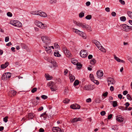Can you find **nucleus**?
Masks as SVG:
<instances>
[{
  "label": "nucleus",
  "instance_id": "27",
  "mask_svg": "<svg viewBox=\"0 0 132 132\" xmlns=\"http://www.w3.org/2000/svg\"><path fill=\"white\" fill-rule=\"evenodd\" d=\"M45 76L47 80H51L52 78V77H50L49 75L45 74Z\"/></svg>",
  "mask_w": 132,
  "mask_h": 132
},
{
  "label": "nucleus",
  "instance_id": "55",
  "mask_svg": "<svg viewBox=\"0 0 132 132\" xmlns=\"http://www.w3.org/2000/svg\"><path fill=\"white\" fill-rule=\"evenodd\" d=\"M111 15L112 16H115L116 15V13L114 12H112L111 13Z\"/></svg>",
  "mask_w": 132,
  "mask_h": 132
},
{
  "label": "nucleus",
  "instance_id": "50",
  "mask_svg": "<svg viewBox=\"0 0 132 132\" xmlns=\"http://www.w3.org/2000/svg\"><path fill=\"white\" fill-rule=\"evenodd\" d=\"M7 16L9 17H11L12 16V13L10 12H8L7 13Z\"/></svg>",
  "mask_w": 132,
  "mask_h": 132
},
{
  "label": "nucleus",
  "instance_id": "4",
  "mask_svg": "<svg viewBox=\"0 0 132 132\" xmlns=\"http://www.w3.org/2000/svg\"><path fill=\"white\" fill-rule=\"evenodd\" d=\"M48 86H51L50 87L51 90L52 91H55L57 89V87L54 84L52 81H51L47 84Z\"/></svg>",
  "mask_w": 132,
  "mask_h": 132
},
{
  "label": "nucleus",
  "instance_id": "44",
  "mask_svg": "<svg viewBox=\"0 0 132 132\" xmlns=\"http://www.w3.org/2000/svg\"><path fill=\"white\" fill-rule=\"evenodd\" d=\"M70 101V100L66 98L63 101V102L65 103H68Z\"/></svg>",
  "mask_w": 132,
  "mask_h": 132
},
{
  "label": "nucleus",
  "instance_id": "17",
  "mask_svg": "<svg viewBox=\"0 0 132 132\" xmlns=\"http://www.w3.org/2000/svg\"><path fill=\"white\" fill-rule=\"evenodd\" d=\"M96 74L97 77L100 78L103 76V71L101 70H98L97 71Z\"/></svg>",
  "mask_w": 132,
  "mask_h": 132
},
{
  "label": "nucleus",
  "instance_id": "40",
  "mask_svg": "<svg viewBox=\"0 0 132 132\" xmlns=\"http://www.w3.org/2000/svg\"><path fill=\"white\" fill-rule=\"evenodd\" d=\"M89 77L92 81H94V78L93 74H90L89 75Z\"/></svg>",
  "mask_w": 132,
  "mask_h": 132
},
{
  "label": "nucleus",
  "instance_id": "59",
  "mask_svg": "<svg viewBox=\"0 0 132 132\" xmlns=\"http://www.w3.org/2000/svg\"><path fill=\"white\" fill-rule=\"evenodd\" d=\"M105 10L108 12H109L110 11V9L109 7H106L105 8Z\"/></svg>",
  "mask_w": 132,
  "mask_h": 132
},
{
  "label": "nucleus",
  "instance_id": "58",
  "mask_svg": "<svg viewBox=\"0 0 132 132\" xmlns=\"http://www.w3.org/2000/svg\"><path fill=\"white\" fill-rule=\"evenodd\" d=\"M108 93L107 92H106L103 94V96L104 97H106Z\"/></svg>",
  "mask_w": 132,
  "mask_h": 132
},
{
  "label": "nucleus",
  "instance_id": "30",
  "mask_svg": "<svg viewBox=\"0 0 132 132\" xmlns=\"http://www.w3.org/2000/svg\"><path fill=\"white\" fill-rule=\"evenodd\" d=\"M85 15L84 13L81 12L79 14V16L80 18H82Z\"/></svg>",
  "mask_w": 132,
  "mask_h": 132
},
{
  "label": "nucleus",
  "instance_id": "43",
  "mask_svg": "<svg viewBox=\"0 0 132 132\" xmlns=\"http://www.w3.org/2000/svg\"><path fill=\"white\" fill-rule=\"evenodd\" d=\"M38 11H31V13L32 14L35 15H38Z\"/></svg>",
  "mask_w": 132,
  "mask_h": 132
},
{
  "label": "nucleus",
  "instance_id": "57",
  "mask_svg": "<svg viewBox=\"0 0 132 132\" xmlns=\"http://www.w3.org/2000/svg\"><path fill=\"white\" fill-rule=\"evenodd\" d=\"M118 97L120 99H121L122 97V95L120 94H119L118 95Z\"/></svg>",
  "mask_w": 132,
  "mask_h": 132
},
{
  "label": "nucleus",
  "instance_id": "47",
  "mask_svg": "<svg viewBox=\"0 0 132 132\" xmlns=\"http://www.w3.org/2000/svg\"><path fill=\"white\" fill-rule=\"evenodd\" d=\"M37 90V88H36L35 87L33 88L31 90V92L32 93H34L35 92H36Z\"/></svg>",
  "mask_w": 132,
  "mask_h": 132
},
{
  "label": "nucleus",
  "instance_id": "21",
  "mask_svg": "<svg viewBox=\"0 0 132 132\" xmlns=\"http://www.w3.org/2000/svg\"><path fill=\"white\" fill-rule=\"evenodd\" d=\"M44 47L46 49V51L47 53H51L52 51L51 48H50V47L48 46H44Z\"/></svg>",
  "mask_w": 132,
  "mask_h": 132
},
{
  "label": "nucleus",
  "instance_id": "64",
  "mask_svg": "<svg viewBox=\"0 0 132 132\" xmlns=\"http://www.w3.org/2000/svg\"><path fill=\"white\" fill-rule=\"evenodd\" d=\"M44 131V130L43 129L40 128L39 130V132H43Z\"/></svg>",
  "mask_w": 132,
  "mask_h": 132
},
{
  "label": "nucleus",
  "instance_id": "6",
  "mask_svg": "<svg viewBox=\"0 0 132 132\" xmlns=\"http://www.w3.org/2000/svg\"><path fill=\"white\" fill-rule=\"evenodd\" d=\"M41 39L43 42L47 45H49L51 43L50 39L47 37L43 36L42 37Z\"/></svg>",
  "mask_w": 132,
  "mask_h": 132
},
{
  "label": "nucleus",
  "instance_id": "16",
  "mask_svg": "<svg viewBox=\"0 0 132 132\" xmlns=\"http://www.w3.org/2000/svg\"><path fill=\"white\" fill-rule=\"evenodd\" d=\"M116 119L117 121L119 122H123L124 120L123 118H122L121 116H117L116 117Z\"/></svg>",
  "mask_w": 132,
  "mask_h": 132
},
{
  "label": "nucleus",
  "instance_id": "61",
  "mask_svg": "<svg viewBox=\"0 0 132 132\" xmlns=\"http://www.w3.org/2000/svg\"><path fill=\"white\" fill-rule=\"evenodd\" d=\"M90 4V2L89 1L87 2H86V5L87 6H89Z\"/></svg>",
  "mask_w": 132,
  "mask_h": 132
},
{
  "label": "nucleus",
  "instance_id": "14",
  "mask_svg": "<svg viewBox=\"0 0 132 132\" xmlns=\"http://www.w3.org/2000/svg\"><path fill=\"white\" fill-rule=\"evenodd\" d=\"M82 119L80 118H76L72 119L70 120L71 123H73L79 121H81Z\"/></svg>",
  "mask_w": 132,
  "mask_h": 132
},
{
  "label": "nucleus",
  "instance_id": "34",
  "mask_svg": "<svg viewBox=\"0 0 132 132\" xmlns=\"http://www.w3.org/2000/svg\"><path fill=\"white\" fill-rule=\"evenodd\" d=\"M95 62L96 60H95L94 59H92L90 61V63L92 64H94L95 63Z\"/></svg>",
  "mask_w": 132,
  "mask_h": 132
},
{
  "label": "nucleus",
  "instance_id": "35",
  "mask_svg": "<svg viewBox=\"0 0 132 132\" xmlns=\"http://www.w3.org/2000/svg\"><path fill=\"white\" fill-rule=\"evenodd\" d=\"M92 18V16L91 15H88L85 17V18L87 20H90Z\"/></svg>",
  "mask_w": 132,
  "mask_h": 132
},
{
  "label": "nucleus",
  "instance_id": "48",
  "mask_svg": "<svg viewBox=\"0 0 132 132\" xmlns=\"http://www.w3.org/2000/svg\"><path fill=\"white\" fill-rule=\"evenodd\" d=\"M114 56L115 59L118 62H119L120 61V59L119 58L116 56L115 55H114Z\"/></svg>",
  "mask_w": 132,
  "mask_h": 132
},
{
  "label": "nucleus",
  "instance_id": "15",
  "mask_svg": "<svg viewBox=\"0 0 132 132\" xmlns=\"http://www.w3.org/2000/svg\"><path fill=\"white\" fill-rule=\"evenodd\" d=\"M84 89L85 90H90L93 89L92 86L90 85H86L84 87Z\"/></svg>",
  "mask_w": 132,
  "mask_h": 132
},
{
  "label": "nucleus",
  "instance_id": "28",
  "mask_svg": "<svg viewBox=\"0 0 132 132\" xmlns=\"http://www.w3.org/2000/svg\"><path fill=\"white\" fill-rule=\"evenodd\" d=\"M6 75L5 73L4 74L2 77H1V78L2 80H6L7 78L6 77Z\"/></svg>",
  "mask_w": 132,
  "mask_h": 132
},
{
  "label": "nucleus",
  "instance_id": "41",
  "mask_svg": "<svg viewBox=\"0 0 132 132\" xmlns=\"http://www.w3.org/2000/svg\"><path fill=\"white\" fill-rule=\"evenodd\" d=\"M8 117L6 116L3 118V121L5 122H7L8 121Z\"/></svg>",
  "mask_w": 132,
  "mask_h": 132
},
{
  "label": "nucleus",
  "instance_id": "2",
  "mask_svg": "<svg viewBox=\"0 0 132 132\" xmlns=\"http://www.w3.org/2000/svg\"><path fill=\"white\" fill-rule=\"evenodd\" d=\"M93 43L99 50L103 52H106L105 49L101 45L99 42L95 40L93 41Z\"/></svg>",
  "mask_w": 132,
  "mask_h": 132
},
{
  "label": "nucleus",
  "instance_id": "62",
  "mask_svg": "<svg viewBox=\"0 0 132 132\" xmlns=\"http://www.w3.org/2000/svg\"><path fill=\"white\" fill-rule=\"evenodd\" d=\"M128 93V91L127 90H125L123 92V94L124 95H126Z\"/></svg>",
  "mask_w": 132,
  "mask_h": 132
},
{
  "label": "nucleus",
  "instance_id": "22",
  "mask_svg": "<svg viewBox=\"0 0 132 132\" xmlns=\"http://www.w3.org/2000/svg\"><path fill=\"white\" fill-rule=\"evenodd\" d=\"M9 63L6 62L4 64H2L1 65V68L2 69H4L7 67L9 65Z\"/></svg>",
  "mask_w": 132,
  "mask_h": 132
},
{
  "label": "nucleus",
  "instance_id": "32",
  "mask_svg": "<svg viewBox=\"0 0 132 132\" xmlns=\"http://www.w3.org/2000/svg\"><path fill=\"white\" fill-rule=\"evenodd\" d=\"M21 46L22 48L27 49V46L25 44L22 43L21 44Z\"/></svg>",
  "mask_w": 132,
  "mask_h": 132
},
{
  "label": "nucleus",
  "instance_id": "3",
  "mask_svg": "<svg viewBox=\"0 0 132 132\" xmlns=\"http://www.w3.org/2000/svg\"><path fill=\"white\" fill-rule=\"evenodd\" d=\"M10 23L16 28L21 27L22 26V24L21 22L15 20L11 21Z\"/></svg>",
  "mask_w": 132,
  "mask_h": 132
},
{
  "label": "nucleus",
  "instance_id": "24",
  "mask_svg": "<svg viewBox=\"0 0 132 132\" xmlns=\"http://www.w3.org/2000/svg\"><path fill=\"white\" fill-rule=\"evenodd\" d=\"M70 79L71 82H73L75 79V77L72 74H70Z\"/></svg>",
  "mask_w": 132,
  "mask_h": 132
},
{
  "label": "nucleus",
  "instance_id": "56",
  "mask_svg": "<svg viewBox=\"0 0 132 132\" xmlns=\"http://www.w3.org/2000/svg\"><path fill=\"white\" fill-rule=\"evenodd\" d=\"M9 40V38L8 37H7L5 38V41L6 42H7Z\"/></svg>",
  "mask_w": 132,
  "mask_h": 132
},
{
  "label": "nucleus",
  "instance_id": "33",
  "mask_svg": "<svg viewBox=\"0 0 132 132\" xmlns=\"http://www.w3.org/2000/svg\"><path fill=\"white\" fill-rule=\"evenodd\" d=\"M71 62L75 65H77V64H78V62L76 60H72Z\"/></svg>",
  "mask_w": 132,
  "mask_h": 132
},
{
  "label": "nucleus",
  "instance_id": "37",
  "mask_svg": "<svg viewBox=\"0 0 132 132\" xmlns=\"http://www.w3.org/2000/svg\"><path fill=\"white\" fill-rule=\"evenodd\" d=\"M79 81L78 80H76L74 82L73 85L75 86H77L79 84Z\"/></svg>",
  "mask_w": 132,
  "mask_h": 132
},
{
  "label": "nucleus",
  "instance_id": "18",
  "mask_svg": "<svg viewBox=\"0 0 132 132\" xmlns=\"http://www.w3.org/2000/svg\"><path fill=\"white\" fill-rule=\"evenodd\" d=\"M38 15L43 17H46L47 16V15L45 13L41 11H38Z\"/></svg>",
  "mask_w": 132,
  "mask_h": 132
},
{
  "label": "nucleus",
  "instance_id": "19",
  "mask_svg": "<svg viewBox=\"0 0 132 132\" xmlns=\"http://www.w3.org/2000/svg\"><path fill=\"white\" fill-rule=\"evenodd\" d=\"M78 34L84 38H86V34L83 32L79 30V34Z\"/></svg>",
  "mask_w": 132,
  "mask_h": 132
},
{
  "label": "nucleus",
  "instance_id": "31",
  "mask_svg": "<svg viewBox=\"0 0 132 132\" xmlns=\"http://www.w3.org/2000/svg\"><path fill=\"white\" fill-rule=\"evenodd\" d=\"M72 30L73 32L76 33L77 34H79V30L77 29L73 28Z\"/></svg>",
  "mask_w": 132,
  "mask_h": 132
},
{
  "label": "nucleus",
  "instance_id": "42",
  "mask_svg": "<svg viewBox=\"0 0 132 132\" xmlns=\"http://www.w3.org/2000/svg\"><path fill=\"white\" fill-rule=\"evenodd\" d=\"M56 0H51L50 1V2L51 4H53L56 3Z\"/></svg>",
  "mask_w": 132,
  "mask_h": 132
},
{
  "label": "nucleus",
  "instance_id": "8",
  "mask_svg": "<svg viewBox=\"0 0 132 132\" xmlns=\"http://www.w3.org/2000/svg\"><path fill=\"white\" fill-rule=\"evenodd\" d=\"M80 54L81 56L82 57H86L88 54L87 51L84 50H81L80 52Z\"/></svg>",
  "mask_w": 132,
  "mask_h": 132
},
{
  "label": "nucleus",
  "instance_id": "10",
  "mask_svg": "<svg viewBox=\"0 0 132 132\" xmlns=\"http://www.w3.org/2000/svg\"><path fill=\"white\" fill-rule=\"evenodd\" d=\"M52 130L54 132H63V130L61 129L58 127H53Z\"/></svg>",
  "mask_w": 132,
  "mask_h": 132
},
{
  "label": "nucleus",
  "instance_id": "60",
  "mask_svg": "<svg viewBox=\"0 0 132 132\" xmlns=\"http://www.w3.org/2000/svg\"><path fill=\"white\" fill-rule=\"evenodd\" d=\"M112 115L111 114L109 115L108 116V119H111L112 118Z\"/></svg>",
  "mask_w": 132,
  "mask_h": 132
},
{
  "label": "nucleus",
  "instance_id": "26",
  "mask_svg": "<svg viewBox=\"0 0 132 132\" xmlns=\"http://www.w3.org/2000/svg\"><path fill=\"white\" fill-rule=\"evenodd\" d=\"M111 103H112V105L113 107H116L118 106L117 102V101H111Z\"/></svg>",
  "mask_w": 132,
  "mask_h": 132
},
{
  "label": "nucleus",
  "instance_id": "53",
  "mask_svg": "<svg viewBox=\"0 0 132 132\" xmlns=\"http://www.w3.org/2000/svg\"><path fill=\"white\" fill-rule=\"evenodd\" d=\"M101 114L102 116H103L105 114V112L104 111H103L101 112Z\"/></svg>",
  "mask_w": 132,
  "mask_h": 132
},
{
  "label": "nucleus",
  "instance_id": "25",
  "mask_svg": "<svg viewBox=\"0 0 132 132\" xmlns=\"http://www.w3.org/2000/svg\"><path fill=\"white\" fill-rule=\"evenodd\" d=\"M54 55L56 57H60L61 56V55L59 53L58 51H55L54 52Z\"/></svg>",
  "mask_w": 132,
  "mask_h": 132
},
{
  "label": "nucleus",
  "instance_id": "38",
  "mask_svg": "<svg viewBox=\"0 0 132 132\" xmlns=\"http://www.w3.org/2000/svg\"><path fill=\"white\" fill-rule=\"evenodd\" d=\"M120 20L122 21H126V19L125 16H123L120 17Z\"/></svg>",
  "mask_w": 132,
  "mask_h": 132
},
{
  "label": "nucleus",
  "instance_id": "52",
  "mask_svg": "<svg viewBox=\"0 0 132 132\" xmlns=\"http://www.w3.org/2000/svg\"><path fill=\"white\" fill-rule=\"evenodd\" d=\"M119 2L122 5H124L125 4V2L123 0H119Z\"/></svg>",
  "mask_w": 132,
  "mask_h": 132
},
{
  "label": "nucleus",
  "instance_id": "20",
  "mask_svg": "<svg viewBox=\"0 0 132 132\" xmlns=\"http://www.w3.org/2000/svg\"><path fill=\"white\" fill-rule=\"evenodd\" d=\"M47 116V115L46 114V112H45L42 114L40 116V117L43 119L44 120L46 119Z\"/></svg>",
  "mask_w": 132,
  "mask_h": 132
},
{
  "label": "nucleus",
  "instance_id": "23",
  "mask_svg": "<svg viewBox=\"0 0 132 132\" xmlns=\"http://www.w3.org/2000/svg\"><path fill=\"white\" fill-rule=\"evenodd\" d=\"M34 115L33 113H29V114L28 115L27 117H28L29 119H32V118L34 117Z\"/></svg>",
  "mask_w": 132,
  "mask_h": 132
},
{
  "label": "nucleus",
  "instance_id": "13",
  "mask_svg": "<svg viewBox=\"0 0 132 132\" xmlns=\"http://www.w3.org/2000/svg\"><path fill=\"white\" fill-rule=\"evenodd\" d=\"M70 107L73 109H79L80 106L79 105L75 104L71 105L70 106Z\"/></svg>",
  "mask_w": 132,
  "mask_h": 132
},
{
  "label": "nucleus",
  "instance_id": "54",
  "mask_svg": "<svg viewBox=\"0 0 132 132\" xmlns=\"http://www.w3.org/2000/svg\"><path fill=\"white\" fill-rule=\"evenodd\" d=\"M129 105H130V104L129 103V102H126L125 104V105L126 106V108H127L128 107V106H129Z\"/></svg>",
  "mask_w": 132,
  "mask_h": 132
},
{
  "label": "nucleus",
  "instance_id": "45",
  "mask_svg": "<svg viewBox=\"0 0 132 132\" xmlns=\"http://www.w3.org/2000/svg\"><path fill=\"white\" fill-rule=\"evenodd\" d=\"M41 98L44 100L46 99L47 98V96L45 95H43L41 96Z\"/></svg>",
  "mask_w": 132,
  "mask_h": 132
},
{
  "label": "nucleus",
  "instance_id": "49",
  "mask_svg": "<svg viewBox=\"0 0 132 132\" xmlns=\"http://www.w3.org/2000/svg\"><path fill=\"white\" fill-rule=\"evenodd\" d=\"M77 66V67L78 68V69H80L81 67H82V65L81 64L79 63H78V64H77L76 65Z\"/></svg>",
  "mask_w": 132,
  "mask_h": 132
},
{
  "label": "nucleus",
  "instance_id": "9",
  "mask_svg": "<svg viewBox=\"0 0 132 132\" xmlns=\"http://www.w3.org/2000/svg\"><path fill=\"white\" fill-rule=\"evenodd\" d=\"M121 27L122 30L126 32L129 31V26L127 24H122L121 25Z\"/></svg>",
  "mask_w": 132,
  "mask_h": 132
},
{
  "label": "nucleus",
  "instance_id": "11",
  "mask_svg": "<svg viewBox=\"0 0 132 132\" xmlns=\"http://www.w3.org/2000/svg\"><path fill=\"white\" fill-rule=\"evenodd\" d=\"M107 80L108 81V84L109 86L110 84H113L115 83L114 79L110 77L108 78L107 79Z\"/></svg>",
  "mask_w": 132,
  "mask_h": 132
},
{
  "label": "nucleus",
  "instance_id": "29",
  "mask_svg": "<svg viewBox=\"0 0 132 132\" xmlns=\"http://www.w3.org/2000/svg\"><path fill=\"white\" fill-rule=\"evenodd\" d=\"M127 13L128 16L132 19V12L130 11H128Z\"/></svg>",
  "mask_w": 132,
  "mask_h": 132
},
{
  "label": "nucleus",
  "instance_id": "7",
  "mask_svg": "<svg viewBox=\"0 0 132 132\" xmlns=\"http://www.w3.org/2000/svg\"><path fill=\"white\" fill-rule=\"evenodd\" d=\"M63 52L65 54L66 56L68 57H71V54L69 51L68 50L66 47H64L63 48Z\"/></svg>",
  "mask_w": 132,
  "mask_h": 132
},
{
  "label": "nucleus",
  "instance_id": "63",
  "mask_svg": "<svg viewBox=\"0 0 132 132\" xmlns=\"http://www.w3.org/2000/svg\"><path fill=\"white\" fill-rule=\"evenodd\" d=\"M110 90L111 91H113L114 90V88L113 86H111L110 88Z\"/></svg>",
  "mask_w": 132,
  "mask_h": 132
},
{
  "label": "nucleus",
  "instance_id": "46",
  "mask_svg": "<svg viewBox=\"0 0 132 132\" xmlns=\"http://www.w3.org/2000/svg\"><path fill=\"white\" fill-rule=\"evenodd\" d=\"M127 97L128 99L130 101L131 100V97L129 94H127Z\"/></svg>",
  "mask_w": 132,
  "mask_h": 132
},
{
  "label": "nucleus",
  "instance_id": "36",
  "mask_svg": "<svg viewBox=\"0 0 132 132\" xmlns=\"http://www.w3.org/2000/svg\"><path fill=\"white\" fill-rule=\"evenodd\" d=\"M6 75V77L7 78H9L11 77V73L10 72H7L5 73Z\"/></svg>",
  "mask_w": 132,
  "mask_h": 132
},
{
  "label": "nucleus",
  "instance_id": "1",
  "mask_svg": "<svg viewBox=\"0 0 132 132\" xmlns=\"http://www.w3.org/2000/svg\"><path fill=\"white\" fill-rule=\"evenodd\" d=\"M77 26H81L84 29H86L89 30V31L92 30L90 27L89 25L85 23H82L79 21H74L73 22Z\"/></svg>",
  "mask_w": 132,
  "mask_h": 132
},
{
  "label": "nucleus",
  "instance_id": "51",
  "mask_svg": "<svg viewBox=\"0 0 132 132\" xmlns=\"http://www.w3.org/2000/svg\"><path fill=\"white\" fill-rule=\"evenodd\" d=\"M54 47L55 48H58L59 47V46L57 43H55L54 44Z\"/></svg>",
  "mask_w": 132,
  "mask_h": 132
},
{
  "label": "nucleus",
  "instance_id": "5",
  "mask_svg": "<svg viewBox=\"0 0 132 132\" xmlns=\"http://www.w3.org/2000/svg\"><path fill=\"white\" fill-rule=\"evenodd\" d=\"M36 24L37 26L42 29H45L47 28L46 24H43L40 21H36Z\"/></svg>",
  "mask_w": 132,
  "mask_h": 132
},
{
  "label": "nucleus",
  "instance_id": "12",
  "mask_svg": "<svg viewBox=\"0 0 132 132\" xmlns=\"http://www.w3.org/2000/svg\"><path fill=\"white\" fill-rule=\"evenodd\" d=\"M48 61L51 63L54 67H57V64L54 59L49 60Z\"/></svg>",
  "mask_w": 132,
  "mask_h": 132
},
{
  "label": "nucleus",
  "instance_id": "39",
  "mask_svg": "<svg viewBox=\"0 0 132 132\" xmlns=\"http://www.w3.org/2000/svg\"><path fill=\"white\" fill-rule=\"evenodd\" d=\"M10 93L13 95V96H14L16 94V92L14 90H12L11 91Z\"/></svg>",
  "mask_w": 132,
  "mask_h": 132
}]
</instances>
